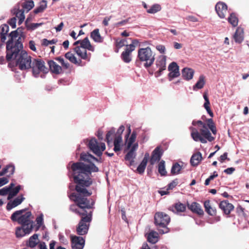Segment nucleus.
<instances>
[{"label":"nucleus","instance_id":"f257e3e1","mask_svg":"<svg viewBox=\"0 0 249 249\" xmlns=\"http://www.w3.org/2000/svg\"><path fill=\"white\" fill-rule=\"evenodd\" d=\"M80 160L89 162V164L76 162L71 165V169L72 172L73 181L76 184L75 190L77 193H72L71 198L74 197L78 205L82 208H91L95 203V201L92 198H87L88 196L91 195L92 192L88 191L86 188L92 184L93 181L90 178L91 172H97L99 170L92 161H98V160L89 153H81Z\"/></svg>","mask_w":249,"mask_h":249},{"label":"nucleus","instance_id":"f03ea898","mask_svg":"<svg viewBox=\"0 0 249 249\" xmlns=\"http://www.w3.org/2000/svg\"><path fill=\"white\" fill-rule=\"evenodd\" d=\"M11 32L9 35V39L6 43V59L10 61L16 60V65L20 70H26L31 68L33 60L27 53L22 50L23 45L21 37L18 36V30Z\"/></svg>","mask_w":249,"mask_h":249},{"label":"nucleus","instance_id":"7ed1b4c3","mask_svg":"<svg viewBox=\"0 0 249 249\" xmlns=\"http://www.w3.org/2000/svg\"><path fill=\"white\" fill-rule=\"evenodd\" d=\"M74 52L81 58L77 59L74 54L71 52H68L65 54V57L71 63L78 66H82L81 59L85 60L88 62L90 61L91 53H87V50L93 52L94 49L91 45L88 37H85L81 40V44L79 46L74 47L73 49Z\"/></svg>","mask_w":249,"mask_h":249},{"label":"nucleus","instance_id":"20e7f679","mask_svg":"<svg viewBox=\"0 0 249 249\" xmlns=\"http://www.w3.org/2000/svg\"><path fill=\"white\" fill-rule=\"evenodd\" d=\"M206 122L207 124L199 130L200 133L196 128L190 127L192 131L191 136L195 141H199L205 143L207 142L206 140L209 142H212L214 140V137L212 136L208 129L209 128L214 135L216 134L217 130L213 120L212 118L208 119Z\"/></svg>","mask_w":249,"mask_h":249},{"label":"nucleus","instance_id":"39448f33","mask_svg":"<svg viewBox=\"0 0 249 249\" xmlns=\"http://www.w3.org/2000/svg\"><path fill=\"white\" fill-rule=\"evenodd\" d=\"M71 199L73 200L76 204L77 206L81 209V210H77L76 209L73 210L72 207L71 209L75 212L76 213L78 214L81 217L77 226L76 227V232L79 235H84L86 234L89 231V223L92 220V213L91 211L88 212L86 211L85 209H92L94 204L92 205L91 208H82L80 207L77 202L74 200V197L71 198V195L70 196Z\"/></svg>","mask_w":249,"mask_h":249},{"label":"nucleus","instance_id":"423d86ee","mask_svg":"<svg viewBox=\"0 0 249 249\" xmlns=\"http://www.w3.org/2000/svg\"><path fill=\"white\" fill-rule=\"evenodd\" d=\"M27 208L15 211L11 216L13 222H17L23 227L33 229L34 217L31 212H26Z\"/></svg>","mask_w":249,"mask_h":249},{"label":"nucleus","instance_id":"0eeeda50","mask_svg":"<svg viewBox=\"0 0 249 249\" xmlns=\"http://www.w3.org/2000/svg\"><path fill=\"white\" fill-rule=\"evenodd\" d=\"M170 222V217L166 213L159 212L155 213L154 215V223L158 228H162L163 230H160V233L163 234L169 231V229L167 227Z\"/></svg>","mask_w":249,"mask_h":249},{"label":"nucleus","instance_id":"6e6552de","mask_svg":"<svg viewBox=\"0 0 249 249\" xmlns=\"http://www.w3.org/2000/svg\"><path fill=\"white\" fill-rule=\"evenodd\" d=\"M138 58L141 61L145 62L144 66L146 68L151 67L155 59V54L149 47L139 49L138 51Z\"/></svg>","mask_w":249,"mask_h":249},{"label":"nucleus","instance_id":"1a4fd4ad","mask_svg":"<svg viewBox=\"0 0 249 249\" xmlns=\"http://www.w3.org/2000/svg\"><path fill=\"white\" fill-rule=\"evenodd\" d=\"M30 69H32L33 74L36 77H38L40 72L47 73L49 71V69L45 66V62L40 58L33 59Z\"/></svg>","mask_w":249,"mask_h":249},{"label":"nucleus","instance_id":"9d476101","mask_svg":"<svg viewBox=\"0 0 249 249\" xmlns=\"http://www.w3.org/2000/svg\"><path fill=\"white\" fill-rule=\"evenodd\" d=\"M88 146L94 154L98 157L102 156L103 152L106 149L105 143L98 142L95 138L89 140Z\"/></svg>","mask_w":249,"mask_h":249},{"label":"nucleus","instance_id":"9b49d317","mask_svg":"<svg viewBox=\"0 0 249 249\" xmlns=\"http://www.w3.org/2000/svg\"><path fill=\"white\" fill-rule=\"evenodd\" d=\"M139 43L137 39H133L131 43L126 45L125 50L121 54V58L125 63H128L131 61V53L135 50L136 46Z\"/></svg>","mask_w":249,"mask_h":249},{"label":"nucleus","instance_id":"f8f14e48","mask_svg":"<svg viewBox=\"0 0 249 249\" xmlns=\"http://www.w3.org/2000/svg\"><path fill=\"white\" fill-rule=\"evenodd\" d=\"M168 70L169 71L168 75V79L170 81L174 78L178 77L180 75L179 67L175 62H172L169 64Z\"/></svg>","mask_w":249,"mask_h":249},{"label":"nucleus","instance_id":"ddd939ff","mask_svg":"<svg viewBox=\"0 0 249 249\" xmlns=\"http://www.w3.org/2000/svg\"><path fill=\"white\" fill-rule=\"evenodd\" d=\"M71 246L73 249H83L85 240L84 238L81 236H77L76 235H71Z\"/></svg>","mask_w":249,"mask_h":249},{"label":"nucleus","instance_id":"4468645a","mask_svg":"<svg viewBox=\"0 0 249 249\" xmlns=\"http://www.w3.org/2000/svg\"><path fill=\"white\" fill-rule=\"evenodd\" d=\"M166 56L165 55H160L156 62L157 68H159L158 71L155 72L156 76H159L161 74L162 72L166 69Z\"/></svg>","mask_w":249,"mask_h":249},{"label":"nucleus","instance_id":"2eb2a0df","mask_svg":"<svg viewBox=\"0 0 249 249\" xmlns=\"http://www.w3.org/2000/svg\"><path fill=\"white\" fill-rule=\"evenodd\" d=\"M138 148V143L137 142L134 143L132 146L131 147L130 149H129V151L125 156L124 159L126 160L129 161L130 166L134 164V159L135 158L136 156L135 151L137 150Z\"/></svg>","mask_w":249,"mask_h":249},{"label":"nucleus","instance_id":"dca6fc26","mask_svg":"<svg viewBox=\"0 0 249 249\" xmlns=\"http://www.w3.org/2000/svg\"><path fill=\"white\" fill-rule=\"evenodd\" d=\"M215 9L218 16L221 18H224L225 17L227 12V5L223 2H218L215 6Z\"/></svg>","mask_w":249,"mask_h":249},{"label":"nucleus","instance_id":"f3484780","mask_svg":"<svg viewBox=\"0 0 249 249\" xmlns=\"http://www.w3.org/2000/svg\"><path fill=\"white\" fill-rule=\"evenodd\" d=\"M219 207L222 210L224 213L227 215L230 214L234 208L233 205L231 203H229L228 200L221 201L219 204Z\"/></svg>","mask_w":249,"mask_h":249},{"label":"nucleus","instance_id":"a211bd4d","mask_svg":"<svg viewBox=\"0 0 249 249\" xmlns=\"http://www.w3.org/2000/svg\"><path fill=\"white\" fill-rule=\"evenodd\" d=\"M187 207L193 213L199 215H203L204 211L198 203L196 202H193L191 204L187 203Z\"/></svg>","mask_w":249,"mask_h":249},{"label":"nucleus","instance_id":"6ab92c4d","mask_svg":"<svg viewBox=\"0 0 249 249\" xmlns=\"http://www.w3.org/2000/svg\"><path fill=\"white\" fill-rule=\"evenodd\" d=\"M33 230V229L27 227L20 226L16 229L15 234L17 238H21L26 234H29Z\"/></svg>","mask_w":249,"mask_h":249},{"label":"nucleus","instance_id":"aec40b11","mask_svg":"<svg viewBox=\"0 0 249 249\" xmlns=\"http://www.w3.org/2000/svg\"><path fill=\"white\" fill-rule=\"evenodd\" d=\"M25 199L22 195L19 196L12 201H10L7 204L6 209L10 211L14 208L19 205Z\"/></svg>","mask_w":249,"mask_h":249},{"label":"nucleus","instance_id":"412c9836","mask_svg":"<svg viewBox=\"0 0 249 249\" xmlns=\"http://www.w3.org/2000/svg\"><path fill=\"white\" fill-rule=\"evenodd\" d=\"M161 155L162 152L160 151V147H156L152 152V156L150 160V164L154 165L156 161L160 160Z\"/></svg>","mask_w":249,"mask_h":249},{"label":"nucleus","instance_id":"4be33fe9","mask_svg":"<svg viewBox=\"0 0 249 249\" xmlns=\"http://www.w3.org/2000/svg\"><path fill=\"white\" fill-rule=\"evenodd\" d=\"M204 207L206 212L211 216H215L216 214V209L211 204L210 200H207L204 202Z\"/></svg>","mask_w":249,"mask_h":249},{"label":"nucleus","instance_id":"5701e85b","mask_svg":"<svg viewBox=\"0 0 249 249\" xmlns=\"http://www.w3.org/2000/svg\"><path fill=\"white\" fill-rule=\"evenodd\" d=\"M186 205L180 202L175 203L172 207L169 208V210L174 213H182L186 211Z\"/></svg>","mask_w":249,"mask_h":249},{"label":"nucleus","instance_id":"b1692460","mask_svg":"<svg viewBox=\"0 0 249 249\" xmlns=\"http://www.w3.org/2000/svg\"><path fill=\"white\" fill-rule=\"evenodd\" d=\"M48 63L50 70L53 73L58 74L62 71L61 67L57 65L54 61L49 60L48 61Z\"/></svg>","mask_w":249,"mask_h":249},{"label":"nucleus","instance_id":"393cba45","mask_svg":"<svg viewBox=\"0 0 249 249\" xmlns=\"http://www.w3.org/2000/svg\"><path fill=\"white\" fill-rule=\"evenodd\" d=\"M202 160V154L198 152L194 154L190 159V163L193 166H196Z\"/></svg>","mask_w":249,"mask_h":249},{"label":"nucleus","instance_id":"a878e982","mask_svg":"<svg viewBox=\"0 0 249 249\" xmlns=\"http://www.w3.org/2000/svg\"><path fill=\"white\" fill-rule=\"evenodd\" d=\"M235 42L241 43L244 39V31L242 28L238 27L233 35Z\"/></svg>","mask_w":249,"mask_h":249},{"label":"nucleus","instance_id":"bb28decb","mask_svg":"<svg viewBox=\"0 0 249 249\" xmlns=\"http://www.w3.org/2000/svg\"><path fill=\"white\" fill-rule=\"evenodd\" d=\"M8 31L9 26L7 24H2L0 26V39L2 43L5 42Z\"/></svg>","mask_w":249,"mask_h":249},{"label":"nucleus","instance_id":"cd10ccee","mask_svg":"<svg viewBox=\"0 0 249 249\" xmlns=\"http://www.w3.org/2000/svg\"><path fill=\"white\" fill-rule=\"evenodd\" d=\"M13 14H15L17 18L19 19L18 24H21L25 19V16L23 11H19V5H17L13 10Z\"/></svg>","mask_w":249,"mask_h":249},{"label":"nucleus","instance_id":"c85d7f7f","mask_svg":"<svg viewBox=\"0 0 249 249\" xmlns=\"http://www.w3.org/2000/svg\"><path fill=\"white\" fill-rule=\"evenodd\" d=\"M34 6V2L33 0H27L21 3L22 9L19 8V11H23V14L25 12H28Z\"/></svg>","mask_w":249,"mask_h":249},{"label":"nucleus","instance_id":"c756f323","mask_svg":"<svg viewBox=\"0 0 249 249\" xmlns=\"http://www.w3.org/2000/svg\"><path fill=\"white\" fill-rule=\"evenodd\" d=\"M194 71L193 69L188 68H184L182 71V76L187 80H191L193 78Z\"/></svg>","mask_w":249,"mask_h":249},{"label":"nucleus","instance_id":"7c9ffc66","mask_svg":"<svg viewBox=\"0 0 249 249\" xmlns=\"http://www.w3.org/2000/svg\"><path fill=\"white\" fill-rule=\"evenodd\" d=\"M206 83L205 77L203 75H201L199 77L198 80L196 84L193 86V90H196L201 89L203 88Z\"/></svg>","mask_w":249,"mask_h":249},{"label":"nucleus","instance_id":"2f4dec72","mask_svg":"<svg viewBox=\"0 0 249 249\" xmlns=\"http://www.w3.org/2000/svg\"><path fill=\"white\" fill-rule=\"evenodd\" d=\"M203 98L205 100V103L204 104V107L207 110L208 113L210 115L211 117H213V113L211 109L210 105V102L208 97L207 93L205 92L203 94Z\"/></svg>","mask_w":249,"mask_h":249},{"label":"nucleus","instance_id":"473e14b6","mask_svg":"<svg viewBox=\"0 0 249 249\" xmlns=\"http://www.w3.org/2000/svg\"><path fill=\"white\" fill-rule=\"evenodd\" d=\"M90 37L96 42L101 43L103 41V38L99 33L98 29H94L90 34Z\"/></svg>","mask_w":249,"mask_h":249},{"label":"nucleus","instance_id":"72a5a7b5","mask_svg":"<svg viewBox=\"0 0 249 249\" xmlns=\"http://www.w3.org/2000/svg\"><path fill=\"white\" fill-rule=\"evenodd\" d=\"M147 239L149 243L155 244L158 241V233L156 231H151L147 234Z\"/></svg>","mask_w":249,"mask_h":249},{"label":"nucleus","instance_id":"f704fd0d","mask_svg":"<svg viewBox=\"0 0 249 249\" xmlns=\"http://www.w3.org/2000/svg\"><path fill=\"white\" fill-rule=\"evenodd\" d=\"M229 23H230L232 27H235L238 25V18L237 15L235 13H232L230 15V16L227 19Z\"/></svg>","mask_w":249,"mask_h":249},{"label":"nucleus","instance_id":"c9c22d12","mask_svg":"<svg viewBox=\"0 0 249 249\" xmlns=\"http://www.w3.org/2000/svg\"><path fill=\"white\" fill-rule=\"evenodd\" d=\"M137 137V133L136 131H133L131 134L130 138L126 139L127 142V145L126 147V150H129L131 147L132 146L133 143L135 142Z\"/></svg>","mask_w":249,"mask_h":249},{"label":"nucleus","instance_id":"e433bc0d","mask_svg":"<svg viewBox=\"0 0 249 249\" xmlns=\"http://www.w3.org/2000/svg\"><path fill=\"white\" fill-rule=\"evenodd\" d=\"M47 7V2L45 0H42L39 3V6L36 7L34 10V13L37 14L43 12Z\"/></svg>","mask_w":249,"mask_h":249},{"label":"nucleus","instance_id":"4c0bfd02","mask_svg":"<svg viewBox=\"0 0 249 249\" xmlns=\"http://www.w3.org/2000/svg\"><path fill=\"white\" fill-rule=\"evenodd\" d=\"M38 237V235L37 234H34L31 236L29 239L27 245L31 248L35 247L39 241Z\"/></svg>","mask_w":249,"mask_h":249},{"label":"nucleus","instance_id":"58836bf2","mask_svg":"<svg viewBox=\"0 0 249 249\" xmlns=\"http://www.w3.org/2000/svg\"><path fill=\"white\" fill-rule=\"evenodd\" d=\"M21 189V186L20 185H18L16 187L12 188L9 191V194L8 196L7 199L10 200L15 196L19 192Z\"/></svg>","mask_w":249,"mask_h":249},{"label":"nucleus","instance_id":"ea45409f","mask_svg":"<svg viewBox=\"0 0 249 249\" xmlns=\"http://www.w3.org/2000/svg\"><path fill=\"white\" fill-rule=\"evenodd\" d=\"M115 132V129L113 128L107 132L106 135V140L108 144L109 145L111 143L113 137L114 136Z\"/></svg>","mask_w":249,"mask_h":249},{"label":"nucleus","instance_id":"a19ab883","mask_svg":"<svg viewBox=\"0 0 249 249\" xmlns=\"http://www.w3.org/2000/svg\"><path fill=\"white\" fill-rule=\"evenodd\" d=\"M158 172L162 176L166 175L167 172L165 167V161L163 160L160 161L158 165Z\"/></svg>","mask_w":249,"mask_h":249},{"label":"nucleus","instance_id":"79ce46f5","mask_svg":"<svg viewBox=\"0 0 249 249\" xmlns=\"http://www.w3.org/2000/svg\"><path fill=\"white\" fill-rule=\"evenodd\" d=\"M182 169V167L179 164L176 162L174 164L172 167L171 173L172 175H177L180 173V171Z\"/></svg>","mask_w":249,"mask_h":249},{"label":"nucleus","instance_id":"37998d69","mask_svg":"<svg viewBox=\"0 0 249 249\" xmlns=\"http://www.w3.org/2000/svg\"><path fill=\"white\" fill-rule=\"evenodd\" d=\"M161 9V6L159 4L153 5L150 8L147 10V12L150 14H155Z\"/></svg>","mask_w":249,"mask_h":249},{"label":"nucleus","instance_id":"c03bdc74","mask_svg":"<svg viewBox=\"0 0 249 249\" xmlns=\"http://www.w3.org/2000/svg\"><path fill=\"white\" fill-rule=\"evenodd\" d=\"M3 169H6V174H8L7 175V177L9 178L14 174L15 168L14 165L10 164L7 165L4 168H3Z\"/></svg>","mask_w":249,"mask_h":249},{"label":"nucleus","instance_id":"a18cd8bd","mask_svg":"<svg viewBox=\"0 0 249 249\" xmlns=\"http://www.w3.org/2000/svg\"><path fill=\"white\" fill-rule=\"evenodd\" d=\"M147 163L146 159L142 160L137 169V170L139 174H142L144 172Z\"/></svg>","mask_w":249,"mask_h":249},{"label":"nucleus","instance_id":"49530a36","mask_svg":"<svg viewBox=\"0 0 249 249\" xmlns=\"http://www.w3.org/2000/svg\"><path fill=\"white\" fill-rule=\"evenodd\" d=\"M115 45L116 47L115 52L117 53L119 52V50L120 48L124 46V43H123V41H122V40L120 38L115 39Z\"/></svg>","mask_w":249,"mask_h":249},{"label":"nucleus","instance_id":"de8ad7c7","mask_svg":"<svg viewBox=\"0 0 249 249\" xmlns=\"http://www.w3.org/2000/svg\"><path fill=\"white\" fill-rule=\"evenodd\" d=\"M42 24V23H31L30 24L27 25L26 27L28 30H34L36 28H38Z\"/></svg>","mask_w":249,"mask_h":249},{"label":"nucleus","instance_id":"09e8293b","mask_svg":"<svg viewBox=\"0 0 249 249\" xmlns=\"http://www.w3.org/2000/svg\"><path fill=\"white\" fill-rule=\"evenodd\" d=\"M178 179H176L170 182L168 185L167 190H172L175 188L178 184Z\"/></svg>","mask_w":249,"mask_h":249},{"label":"nucleus","instance_id":"8fccbe9b","mask_svg":"<svg viewBox=\"0 0 249 249\" xmlns=\"http://www.w3.org/2000/svg\"><path fill=\"white\" fill-rule=\"evenodd\" d=\"M9 190L8 189L7 187H5L1 189H0V196H6L7 195H9Z\"/></svg>","mask_w":249,"mask_h":249},{"label":"nucleus","instance_id":"3c124183","mask_svg":"<svg viewBox=\"0 0 249 249\" xmlns=\"http://www.w3.org/2000/svg\"><path fill=\"white\" fill-rule=\"evenodd\" d=\"M16 18L14 17L11 18L8 21L9 24L12 27V28H16Z\"/></svg>","mask_w":249,"mask_h":249},{"label":"nucleus","instance_id":"603ef678","mask_svg":"<svg viewBox=\"0 0 249 249\" xmlns=\"http://www.w3.org/2000/svg\"><path fill=\"white\" fill-rule=\"evenodd\" d=\"M156 49L160 53H164L165 52V47L163 45H158L156 46Z\"/></svg>","mask_w":249,"mask_h":249},{"label":"nucleus","instance_id":"864d4df0","mask_svg":"<svg viewBox=\"0 0 249 249\" xmlns=\"http://www.w3.org/2000/svg\"><path fill=\"white\" fill-rule=\"evenodd\" d=\"M9 182L8 177L0 178V187L6 184Z\"/></svg>","mask_w":249,"mask_h":249},{"label":"nucleus","instance_id":"5fc2aeb1","mask_svg":"<svg viewBox=\"0 0 249 249\" xmlns=\"http://www.w3.org/2000/svg\"><path fill=\"white\" fill-rule=\"evenodd\" d=\"M228 153L227 152L224 153L223 155H221L219 158V160L221 162H223L226 160H230V159L227 157Z\"/></svg>","mask_w":249,"mask_h":249},{"label":"nucleus","instance_id":"6e6d98bb","mask_svg":"<svg viewBox=\"0 0 249 249\" xmlns=\"http://www.w3.org/2000/svg\"><path fill=\"white\" fill-rule=\"evenodd\" d=\"M206 124L203 123L202 121H195V120H194L193 122H192V124L194 126H196V125H198L199 126H201L202 127L204 125H205Z\"/></svg>","mask_w":249,"mask_h":249},{"label":"nucleus","instance_id":"4d7b16f0","mask_svg":"<svg viewBox=\"0 0 249 249\" xmlns=\"http://www.w3.org/2000/svg\"><path fill=\"white\" fill-rule=\"evenodd\" d=\"M122 142V138L121 136L117 135L114 139V143L121 144Z\"/></svg>","mask_w":249,"mask_h":249},{"label":"nucleus","instance_id":"13d9d810","mask_svg":"<svg viewBox=\"0 0 249 249\" xmlns=\"http://www.w3.org/2000/svg\"><path fill=\"white\" fill-rule=\"evenodd\" d=\"M129 19V18H127L126 19L122 20L121 21L118 22H117L116 24V26L117 27H119L120 26H122V25H125V24H126L128 22Z\"/></svg>","mask_w":249,"mask_h":249},{"label":"nucleus","instance_id":"bf43d9fd","mask_svg":"<svg viewBox=\"0 0 249 249\" xmlns=\"http://www.w3.org/2000/svg\"><path fill=\"white\" fill-rule=\"evenodd\" d=\"M235 170V168L233 167H230L225 169L224 172L227 174H231Z\"/></svg>","mask_w":249,"mask_h":249},{"label":"nucleus","instance_id":"052dcab7","mask_svg":"<svg viewBox=\"0 0 249 249\" xmlns=\"http://www.w3.org/2000/svg\"><path fill=\"white\" fill-rule=\"evenodd\" d=\"M186 19H187V20H188L189 21L194 22H197L198 21V19L196 17H195L194 16H188L186 18Z\"/></svg>","mask_w":249,"mask_h":249},{"label":"nucleus","instance_id":"680f3d73","mask_svg":"<svg viewBox=\"0 0 249 249\" xmlns=\"http://www.w3.org/2000/svg\"><path fill=\"white\" fill-rule=\"evenodd\" d=\"M43 220V219L42 215H40L39 216H37L36 218V223L39 226H40L42 224Z\"/></svg>","mask_w":249,"mask_h":249},{"label":"nucleus","instance_id":"e2e57ef3","mask_svg":"<svg viewBox=\"0 0 249 249\" xmlns=\"http://www.w3.org/2000/svg\"><path fill=\"white\" fill-rule=\"evenodd\" d=\"M111 16H110L109 17H105L103 21V24L104 26H107L108 25V21L110 20L111 18Z\"/></svg>","mask_w":249,"mask_h":249},{"label":"nucleus","instance_id":"0e129e2a","mask_svg":"<svg viewBox=\"0 0 249 249\" xmlns=\"http://www.w3.org/2000/svg\"><path fill=\"white\" fill-rule=\"evenodd\" d=\"M29 48L30 49L33 51H36V46H35V43L34 42V41H30L29 42Z\"/></svg>","mask_w":249,"mask_h":249},{"label":"nucleus","instance_id":"69168bd1","mask_svg":"<svg viewBox=\"0 0 249 249\" xmlns=\"http://www.w3.org/2000/svg\"><path fill=\"white\" fill-rule=\"evenodd\" d=\"M64 27V23L61 22L57 26L55 27V29L57 32L61 31Z\"/></svg>","mask_w":249,"mask_h":249},{"label":"nucleus","instance_id":"338daca9","mask_svg":"<svg viewBox=\"0 0 249 249\" xmlns=\"http://www.w3.org/2000/svg\"><path fill=\"white\" fill-rule=\"evenodd\" d=\"M124 130V126L123 125H121L119 128H118L117 132V135H121L122 133Z\"/></svg>","mask_w":249,"mask_h":249},{"label":"nucleus","instance_id":"774afa93","mask_svg":"<svg viewBox=\"0 0 249 249\" xmlns=\"http://www.w3.org/2000/svg\"><path fill=\"white\" fill-rule=\"evenodd\" d=\"M114 147L113 149L115 152L120 151L121 150V144L114 143Z\"/></svg>","mask_w":249,"mask_h":249}]
</instances>
